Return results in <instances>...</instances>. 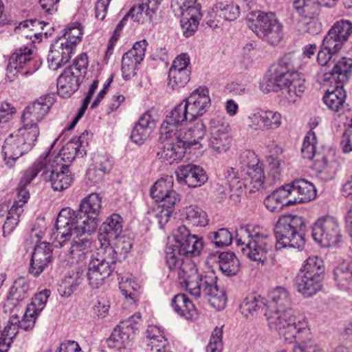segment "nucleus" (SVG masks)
<instances>
[{
	"mask_svg": "<svg viewBox=\"0 0 352 352\" xmlns=\"http://www.w3.org/2000/svg\"><path fill=\"white\" fill-rule=\"evenodd\" d=\"M175 244L166 250V263L177 276L180 285L195 298L204 296L217 310L225 308L227 297L223 289L217 284L213 274H200L188 258L200 254L204 247L202 239L190 233L186 226L181 225L174 231Z\"/></svg>",
	"mask_w": 352,
	"mask_h": 352,
	"instance_id": "nucleus-1",
	"label": "nucleus"
},
{
	"mask_svg": "<svg viewBox=\"0 0 352 352\" xmlns=\"http://www.w3.org/2000/svg\"><path fill=\"white\" fill-rule=\"evenodd\" d=\"M102 199L98 193H91L80 202L78 210L71 208H63L55 223L54 245L62 248L69 241L73 233L77 236L91 234L98 226Z\"/></svg>",
	"mask_w": 352,
	"mask_h": 352,
	"instance_id": "nucleus-2",
	"label": "nucleus"
},
{
	"mask_svg": "<svg viewBox=\"0 0 352 352\" xmlns=\"http://www.w3.org/2000/svg\"><path fill=\"white\" fill-rule=\"evenodd\" d=\"M298 57L294 53L284 54L277 64L272 65L270 69L269 78L265 89L267 91H281L285 100L294 103L305 90V81L300 74L289 70L298 66Z\"/></svg>",
	"mask_w": 352,
	"mask_h": 352,
	"instance_id": "nucleus-3",
	"label": "nucleus"
},
{
	"mask_svg": "<svg viewBox=\"0 0 352 352\" xmlns=\"http://www.w3.org/2000/svg\"><path fill=\"white\" fill-rule=\"evenodd\" d=\"M269 327L278 331L280 336L289 343L296 342L293 351L310 352L309 346H316L322 349L311 339V332L309 328L307 319L301 315H294L291 309L283 310L268 318Z\"/></svg>",
	"mask_w": 352,
	"mask_h": 352,
	"instance_id": "nucleus-4",
	"label": "nucleus"
},
{
	"mask_svg": "<svg viewBox=\"0 0 352 352\" xmlns=\"http://www.w3.org/2000/svg\"><path fill=\"white\" fill-rule=\"evenodd\" d=\"M49 153L50 151L45 152L34 164H38L36 166L39 173L42 171L43 180L50 182L54 191H63L70 186L72 175L67 165L58 164V161L62 160L58 157L52 162H48L47 158Z\"/></svg>",
	"mask_w": 352,
	"mask_h": 352,
	"instance_id": "nucleus-5",
	"label": "nucleus"
},
{
	"mask_svg": "<svg viewBox=\"0 0 352 352\" xmlns=\"http://www.w3.org/2000/svg\"><path fill=\"white\" fill-rule=\"evenodd\" d=\"M303 227L305 222L302 217L292 214L281 216L274 228L278 243L283 247L300 248L304 245Z\"/></svg>",
	"mask_w": 352,
	"mask_h": 352,
	"instance_id": "nucleus-6",
	"label": "nucleus"
},
{
	"mask_svg": "<svg viewBox=\"0 0 352 352\" xmlns=\"http://www.w3.org/2000/svg\"><path fill=\"white\" fill-rule=\"evenodd\" d=\"M237 245H241L242 253L250 260L263 265L264 260V234L260 226L241 227L236 236Z\"/></svg>",
	"mask_w": 352,
	"mask_h": 352,
	"instance_id": "nucleus-7",
	"label": "nucleus"
},
{
	"mask_svg": "<svg viewBox=\"0 0 352 352\" xmlns=\"http://www.w3.org/2000/svg\"><path fill=\"white\" fill-rule=\"evenodd\" d=\"M116 261L109 254L97 253L93 255L88 264L87 278L89 285L93 289L101 287L116 268Z\"/></svg>",
	"mask_w": 352,
	"mask_h": 352,
	"instance_id": "nucleus-8",
	"label": "nucleus"
},
{
	"mask_svg": "<svg viewBox=\"0 0 352 352\" xmlns=\"http://www.w3.org/2000/svg\"><path fill=\"white\" fill-rule=\"evenodd\" d=\"M41 65L39 58L33 53L32 44L14 50L9 58L8 69L14 76H26L37 71Z\"/></svg>",
	"mask_w": 352,
	"mask_h": 352,
	"instance_id": "nucleus-9",
	"label": "nucleus"
},
{
	"mask_svg": "<svg viewBox=\"0 0 352 352\" xmlns=\"http://www.w3.org/2000/svg\"><path fill=\"white\" fill-rule=\"evenodd\" d=\"M314 239L322 247L338 245L342 236L338 221L330 216L318 219L312 226Z\"/></svg>",
	"mask_w": 352,
	"mask_h": 352,
	"instance_id": "nucleus-10",
	"label": "nucleus"
},
{
	"mask_svg": "<svg viewBox=\"0 0 352 352\" xmlns=\"http://www.w3.org/2000/svg\"><path fill=\"white\" fill-rule=\"evenodd\" d=\"M189 116L188 109L182 102L166 115L160 126V132H162L165 138L172 133L181 134V131L184 130L189 122L194 121Z\"/></svg>",
	"mask_w": 352,
	"mask_h": 352,
	"instance_id": "nucleus-11",
	"label": "nucleus"
},
{
	"mask_svg": "<svg viewBox=\"0 0 352 352\" xmlns=\"http://www.w3.org/2000/svg\"><path fill=\"white\" fill-rule=\"evenodd\" d=\"M239 163L241 169L246 171V174L251 177L252 188L259 190L264 188V170L263 164L256 153L250 150H245L241 153Z\"/></svg>",
	"mask_w": 352,
	"mask_h": 352,
	"instance_id": "nucleus-12",
	"label": "nucleus"
},
{
	"mask_svg": "<svg viewBox=\"0 0 352 352\" xmlns=\"http://www.w3.org/2000/svg\"><path fill=\"white\" fill-rule=\"evenodd\" d=\"M160 133V140L164 144L162 151L157 153L160 158L170 164L182 160L188 147L182 140L181 134L172 133L165 138L162 132Z\"/></svg>",
	"mask_w": 352,
	"mask_h": 352,
	"instance_id": "nucleus-13",
	"label": "nucleus"
},
{
	"mask_svg": "<svg viewBox=\"0 0 352 352\" xmlns=\"http://www.w3.org/2000/svg\"><path fill=\"white\" fill-rule=\"evenodd\" d=\"M190 58L187 54H181L173 62L168 72V85L172 89L184 87L190 80Z\"/></svg>",
	"mask_w": 352,
	"mask_h": 352,
	"instance_id": "nucleus-14",
	"label": "nucleus"
},
{
	"mask_svg": "<svg viewBox=\"0 0 352 352\" xmlns=\"http://www.w3.org/2000/svg\"><path fill=\"white\" fill-rule=\"evenodd\" d=\"M182 102L190 115L189 117L195 121L198 117L202 116L211 105L209 90L207 87H200Z\"/></svg>",
	"mask_w": 352,
	"mask_h": 352,
	"instance_id": "nucleus-15",
	"label": "nucleus"
},
{
	"mask_svg": "<svg viewBox=\"0 0 352 352\" xmlns=\"http://www.w3.org/2000/svg\"><path fill=\"white\" fill-rule=\"evenodd\" d=\"M173 178L166 176L159 179L151 189V196L159 204H177L180 201V195L173 189Z\"/></svg>",
	"mask_w": 352,
	"mask_h": 352,
	"instance_id": "nucleus-16",
	"label": "nucleus"
},
{
	"mask_svg": "<svg viewBox=\"0 0 352 352\" xmlns=\"http://www.w3.org/2000/svg\"><path fill=\"white\" fill-rule=\"evenodd\" d=\"M175 173L176 179L179 184H186L190 188L199 187L208 179L204 169L193 164L179 166Z\"/></svg>",
	"mask_w": 352,
	"mask_h": 352,
	"instance_id": "nucleus-17",
	"label": "nucleus"
},
{
	"mask_svg": "<svg viewBox=\"0 0 352 352\" xmlns=\"http://www.w3.org/2000/svg\"><path fill=\"white\" fill-rule=\"evenodd\" d=\"M130 325L129 322H120L107 339L108 346L118 351L129 349L135 334Z\"/></svg>",
	"mask_w": 352,
	"mask_h": 352,
	"instance_id": "nucleus-18",
	"label": "nucleus"
},
{
	"mask_svg": "<svg viewBox=\"0 0 352 352\" xmlns=\"http://www.w3.org/2000/svg\"><path fill=\"white\" fill-rule=\"evenodd\" d=\"M38 164H33L23 174L21 179L19 187L17 188L16 197L13 205L11 207V214H22L23 207L28 202L30 198L29 191L26 189V186L29 184L39 173Z\"/></svg>",
	"mask_w": 352,
	"mask_h": 352,
	"instance_id": "nucleus-19",
	"label": "nucleus"
},
{
	"mask_svg": "<svg viewBox=\"0 0 352 352\" xmlns=\"http://www.w3.org/2000/svg\"><path fill=\"white\" fill-rule=\"evenodd\" d=\"M52 250L50 243L38 244L32 253L29 272L38 276L52 261Z\"/></svg>",
	"mask_w": 352,
	"mask_h": 352,
	"instance_id": "nucleus-20",
	"label": "nucleus"
},
{
	"mask_svg": "<svg viewBox=\"0 0 352 352\" xmlns=\"http://www.w3.org/2000/svg\"><path fill=\"white\" fill-rule=\"evenodd\" d=\"M54 102V98L52 96L45 95L40 97L24 109L21 118L38 124L48 113Z\"/></svg>",
	"mask_w": 352,
	"mask_h": 352,
	"instance_id": "nucleus-21",
	"label": "nucleus"
},
{
	"mask_svg": "<svg viewBox=\"0 0 352 352\" xmlns=\"http://www.w3.org/2000/svg\"><path fill=\"white\" fill-rule=\"evenodd\" d=\"M155 120L151 111H147L139 118L133 126L130 138L136 144H142L150 136L155 127Z\"/></svg>",
	"mask_w": 352,
	"mask_h": 352,
	"instance_id": "nucleus-22",
	"label": "nucleus"
},
{
	"mask_svg": "<svg viewBox=\"0 0 352 352\" xmlns=\"http://www.w3.org/2000/svg\"><path fill=\"white\" fill-rule=\"evenodd\" d=\"M289 186L292 197L288 204H296L308 202L316 197V190L314 184L305 179H298Z\"/></svg>",
	"mask_w": 352,
	"mask_h": 352,
	"instance_id": "nucleus-23",
	"label": "nucleus"
},
{
	"mask_svg": "<svg viewBox=\"0 0 352 352\" xmlns=\"http://www.w3.org/2000/svg\"><path fill=\"white\" fill-rule=\"evenodd\" d=\"M333 67L324 74V80L330 83L343 84L352 72V59L342 57L332 63Z\"/></svg>",
	"mask_w": 352,
	"mask_h": 352,
	"instance_id": "nucleus-24",
	"label": "nucleus"
},
{
	"mask_svg": "<svg viewBox=\"0 0 352 352\" xmlns=\"http://www.w3.org/2000/svg\"><path fill=\"white\" fill-rule=\"evenodd\" d=\"M30 151L25 144L14 132L6 138L2 146V152L6 164L12 166L14 162L25 153Z\"/></svg>",
	"mask_w": 352,
	"mask_h": 352,
	"instance_id": "nucleus-25",
	"label": "nucleus"
},
{
	"mask_svg": "<svg viewBox=\"0 0 352 352\" xmlns=\"http://www.w3.org/2000/svg\"><path fill=\"white\" fill-rule=\"evenodd\" d=\"M30 284L22 277L15 280L10 288L3 307L7 311L30 296Z\"/></svg>",
	"mask_w": 352,
	"mask_h": 352,
	"instance_id": "nucleus-26",
	"label": "nucleus"
},
{
	"mask_svg": "<svg viewBox=\"0 0 352 352\" xmlns=\"http://www.w3.org/2000/svg\"><path fill=\"white\" fill-rule=\"evenodd\" d=\"M182 15L181 27L183 34L188 38L192 36L197 30L201 19V6H188L186 9L176 10Z\"/></svg>",
	"mask_w": 352,
	"mask_h": 352,
	"instance_id": "nucleus-27",
	"label": "nucleus"
},
{
	"mask_svg": "<svg viewBox=\"0 0 352 352\" xmlns=\"http://www.w3.org/2000/svg\"><path fill=\"white\" fill-rule=\"evenodd\" d=\"M73 53V50L56 38L47 56L49 67L53 70L62 67L69 60Z\"/></svg>",
	"mask_w": 352,
	"mask_h": 352,
	"instance_id": "nucleus-28",
	"label": "nucleus"
},
{
	"mask_svg": "<svg viewBox=\"0 0 352 352\" xmlns=\"http://www.w3.org/2000/svg\"><path fill=\"white\" fill-rule=\"evenodd\" d=\"M123 223V219L120 214H111L100 226L98 239L105 242L113 241L122 232Z\"/></svg>",
	"mask_w": 352,
	"mask_h": 352,
	"instance_id": "nucleus-29",
	"label": "nucleus"
},
{
	"mask_svg": "<svg viewBox=\"0 0 352 352\" xmlns=\"http://www.w3.org/2000/svg\"><path fill=\"white\" fill-rule=\"evenodd\" d=\"M82 77L65 69L57 80V93L62 98H69L79 88Z\"/></svg>",
	"mask_w": 352,
	"mask_h": 352,
	"instance_id": "nucleus-30",
	"label": "nucleus"
},
{
	"mask_svg": "<svg viewBox=\"0 0 352 352\" xmlns=\"http://www.w3.org/2000/svg\"><path fill=\"white\" fill-rule=\"evenodd\" d=\"M83 234L77 236L76 233H73L72 235V236L76 235V237L73 239L71 243L68 255L73 261L76 263L84 261L91 250V240L87 237L81 238Z\"/></svg>",
	"mask_w": 352,
	"mask_h": 352,
	"instance_id": "nucleus-31",
	"label": "nucleus"
},
{
	"mask_svg": "<svg viewBox=\"0 0 352 352\" xmlns=\"http://www.w3.org/2000/svg\"><path fill=\"white\" fill-rule=\"evenodd\" d=\"M323 280L298 273L295 278L297 291L305 297L316 294L322 287Z\"/></svg>",
	"mask_w": 352,
	"mask_h": 352,
	"instance_id": "nucleus-32",
	"label": "nucleus"
},
{
	"mask_svg": "<svg viewBox=\"0 0 352 352\" xmlns=\"http://www.w3.org/2000/svg\"><path fill=\"white\" fill-rule=\"evenodd\" d=\"M187 131H181L182 140L187 144L188 147L195 146L196 148L201 147L199 141L203 139L206 134V126L201 120L197 121L195 124L189 122L185 127Z\"/></svg>",
	"mask_w": 352,
	"mask_h": 352,
	"instance_id": "nucleus-33",
	"label": "nucleus"
},
{
	"mask_svg": "<svg viewBox=\"0 0 352 352\" xmlns=\"http://www.w3.org/2000/svg\"><path fill=\"white\" fill-rule=\"evenodd\" d=\"M210 256L218 258L219 267L224 275L227 276L236 275L239 271L240 263L234 252H216Z\"/></svg>",
	"mask_w": 352,
	"mask_h": 352,
	"instance_id": "nucleus-34",
	"label": "nucleus"
},
{
	"mask_svg": "<svg viewBox=\"0 0 352 352\" xmlns=\"http://www.w3.org/2000/svg\"><path fill=\"white\" fill-rule=\"evenodd\" d=\"M171 306L176 313L186 320H195L198 316L195 305L184 294L175 295L171 300Z\"/></svg>",
	"mask_w": 352,
	"mask_h": 352,
	"instance_id": "nucleus-35",
	"label": "nucleus"
},
{
	"mask_svg": "<svg viewBox=\"0 0 352 352\" xmlns=\"http://www.w3.org/2000/svg\"><path fill=\"white\" fill-rule=\"evenodd\" d=\"M283 36V26L273 12L265 13V41L272 45L280 43Z\"/></svg>",
	"mask_w": 352,
	"mask_h": 352,
	"instance_id": "nucleus-36",
	"label": "nucleus"
},
{
	"mask_svg": "<svg viewBox=\"0 0 352 352\" xmlns=\"http://www.w3.org/2000/svg\"><path fill=\"white\" fill-rule=\"evenodd\" d=\"M22 126L14 133L25 144V146L31 150L37 142L40 134L38 124L21 118Z\"/></svg>",
	"mask_w": 352,
	"mask_h": 352,
	"instance_id": "nucleus-37",
	"label": "nucleus"
},
{
	"mask_svg": "<svg viewBox=\"0 0 352 352\" xmlns=\"http://www.w3.org/2000/svg\"><path fill=\"white\" fill-rule=\"evenodd\" d=\"M346 94L342 84H336L335 87H329L323 96L324 104L335 112L343 108Z\"/></svg>",
	"mask_w": 352,
	"mask_h": 352,
	"instance_id": "nucleus-38",
	"label": "nucleus"
},
{
	"mask_svg": "<svg viewBox=\"0 0 352 352\" xmlns=\"http://www.w3.org/2000/svg\"><path fill=\"white\" fill-rule=\"evenodd\" d=\"M84 279V274L79 268L69 272L58 289L62 296L69 297L77 289Z\"/></svg>",
	"mask_w": 352,
	"mask_h": 352,
	"instance_id": "nucleus-39",
	"label": "nucleus"
},
{
	"mask_svg": "<svg viewBox=\"0 0 352 352\" xmlns=\"http://www.w3.org/2000/svg\"><path fill=\"white\" fill-rule=\"evenodd\" d=\"M110 245L104 249L105 254L113 256L118 260V255L125 256L130 252L133 245V239L127 235L119 234L113 241L107 242Z\"/></svg>",
	"mask_w": 352,
	"mask_h": 352,
	"instance_id": "nucleus-40",
	"label": "nucleus"
},
{
	"mask_svg": "<svg viewBox=\"0 0 352 352\" xmlns=\"http://www.w3.org/2000/svg\"><path fill=\"white\" fill-rule=\"evenodd\" d=\"M64 31L63 36L57 39L74 51L76 45L82 41L83 32L81 24L78 22L72 23Z\"/></svg>",
	"mask_w": 352,
	"mask_h": 352,
	"instance_id": "nucleus-41",
	"label": "nucleus"
},
{
	"mask_svg": "<svg viewBox=\"0 0 352 352\" xmlns=\"http://www.w3.org/2000/svg\"><path fill=\"white\" fill-rule=\"evenodd\" d=\"M264 298L261 294L253 293L246 296L240 304V311L248 318L256 316L264 305Z\"/></svg>",
	"mask_w": 352,
	"mask_h": 352,
	"instance_id": "nucleus-42",
	"label": "nucleus"
},
{
	"mask_svg": "<svg viewBox=\"0 0 352 352\" xmlns=\"http://www.w3.org/2000/svg\"><path fill=\"white\" fill-rule=\"evenodd\" d=\"M146 337L148 339V346L151 351H160L161 349L169 346L163 329L155 325H149L146 329Z\"/></svg>",
	"mask_w": 352,
	"mask_h": 352,
	"instance_id": "nucleus-43",
	"label": "nucleus"
},
{
	"mask_svg": "<svg viewBox=\"0 0 352 352\" xmlns=\"http://www.w3.org/2000/svg\"><path fill=\"white\" fill-rule=\"evenodd\" d=\"M320 0H295L294 7L300 17L319 16L321 7Z\"/></svg>",
	"mask_w": 352,
	"mask_h": 352,
	"instance_id": "nucleus-44",
	"label": "nucleus"
},
{
	"mask_svg": "<svg viewBox=\"0 0 352 352\" xmlns=\"http://www.w3.org/2000/svg\"><path fill=\"white\" fill-rule=\"evenodd\" d=\"M324 272V265L322 259L318 256H309L298 273L323 280Z\"/></svg>",
	"mask_w": 352,
	"mask_h": 352,
	"instance_id": "nucleus-45",
	"label": "nucleus"
},
{
	"mask_svg": "<svg viewBox=\"0 0 352 352\" xmlns=\"http://www.w3.org/2000/svg\"><path fill=\"white\" fill-rule=\"evenodd\" d=\"M186 220L192 226L204 227L208 223L205 211L197 206H189L185 208Z\"/></svg>",
	"mask_w": 352,
	"mask_h": 352,
	"instance_id": "nucleus-46",
	"label": "nucleus"
},
{
	"mask_svg": "<svg viewBox=\"0 0 352 352\" xmlns=\"http://www.w3.org/2000/svg\"><path fill=\"white\" fill-rule=\"evenodd\" d=\"M318 16H309L301 17L296 25V29L302 34H317L322 30V24L319 21Z\"/></svg>",
	"mask_w": 352,
	"mask_h": 352,
	"instance_id": "nucleus-47",
	"label": "nucleus"
},
{
	"mask_svg": "<svg viewBox=\"0 0 352 352\" xmlns=\"http://www.w3.org/2000/svg\"><path fill=\"white\" fill-rule=\"evenodd\" d=\"M216 16L226 21H234L239 16V7L233 3L217 2L212 8Z\"/></svg>",
	"mask_w": 352,
	"mask_h": 352,
	"instance_id": "nucleus-48",
	"label": "nucleus"
},
{
	"mask_svg": "<svg viewBox=\"0 0 352 352\" xmlns=\"http://www.w3.org/2000/svg\"><path fill=\"white\" fill-rule=\"evenodd\" d=\"M314 169L320 174L322 179L330 180L336 175L337 168L336 163L329 161L323 157L321 160H317L314 162Z\"/></svg>",
	"mask_w": 352,
	"mask_h": 352,
	"instance_id": "nucleus-49",
	"label": "nucleus"
},
{
	"mask_svg": "<svg viewBox=\"0 0 352 352\" xmlns=\"http://www.w3.org/2000/svg\"><path fill=\"white\" fill-rule=\"evenodd\" d=\"M269 303L274 304V306H277L278 308L276 310V313L278 314L280 313V309L286 307L289 304V298L288 292L283 287H278L272 290L268 296ZM271 307H274L270 305Z\"/></svg>",
	"mask_w": 352,
	"mask_h": 352,
	"instance_id": "nucleus-50",
	"label": "nucleus"
},
{
	"mask_svg": "<svg viewBox=\"0 0 352 352\" xmlns=\"http://www.w3.org/2000/svg\"><path fill=\"white\" fill-rule=\"evenodd\" d=\"M248 27L261 38L264 37V13L261 11H252L247 16Z\"/></svg>",
	"mask_w": 352,
	"mask_h": 352,
	"instance_id": "nucleus-51",
	"label": "nucleus"
},
{
	"mask_svg": "<svg viewBox=\"0 0 352 352\" xmlns=\"http://www.w3.org/2000/svg\"><path fill=\"white\" fill-rule=\"evenodd\" d=\"M210 136L221 135H230V125L223 116H216L212 118L209 122Z\"/></svg>",
	"mask_w": 352,
	"mask_h": 352,
	"instance_id": "nucleus-52",
	"label": "nucleus"
},
{
	"mask_svg": "<svg viewBox=\"0 0 352 352\" xmlns=\"http://www.w3.org/2000/svg\"><path fill=\"white\" fill-rule=\"evenodd\" d=\"M208 239L217 248L228 246L232 243V235L227 228H220L208 234Z\"/></svg>",
	"mask_w": 352,
	"mask_h": 352,
	"instance_id": "nucleus-53",
	"label": "nucleus"
},
{
	"mask_svg": "<svg viewBox=\"0 0 352 352\" xmlns=\"http://www.w3.org/2000/svg\"><path fill=\"white\" fill-rule=\"evenodd\" d=\"M141 63L130 58L126 54H124L122 58V74L125 80H128L135 76L138 70V67Z\"/></svg>",
	"mask_w": 352,
	"mask_h": 352,
	"instance_id": "nucleus-54",
	"label": "nucleus"
},
{
	"mask_svg": "<svg viewBox=\"0 0 352 352\" xmlns=\"http://www.w3.org/2000/svg\"><path fill=\"white\" fill-rule=\"evenodd\" d=\"M316 135L314 131H308L305 137L301 153L302 157L306 159L311 160L316 153Z\"/></svg>",
	"mask_w": 352,
	"mask_h": 352,
	"instance_id": "nucleus-55",
	"label": "nucleus"
},
{
	"mask_svg": "<svg viewBox=\"0 0 352 352\" xmlns=\"http://www.w3.org/2000/svg\"><path fill=\"white\" fill-rule=\"evenodd\" d=\"M329 30L345 43L352 34V23L347 20H340L335 23Z\"/></svg>",
	"mask_w": 352,
	"mask_h": 352,
	"instance_id": "nucleus-56",
	"label": "nucleus"
},
{
	"mask_svg": "<svg viewBox=\"0 0 352 352\" xmlns=\"http://www.w3.org/2000/svg\"><path fill=\"white\" fill-rule=\"evenodd\" d=\"M232 138L230 135H221L218 136H210V146L218 153H225L230 147Z\"/></svg>",
	"mask_w": 352,
	"mask_h": 352,
	"instance_id": "nucleus-57",
	"label": "nucleus"
},
{
	"mask_svg": "<svg viewBox=\"0 0 352 352\" xmlns=\"http://www.w3.org/2000/svg\"><path fill=\"white\" fill-rule=\"evenodd\" d=\"M274 149V154L267 157L265 160V163L267 164H265V170L268 171L269 175L276 179L280 175V160L278 155L281 153V149L276 146Z\"/></svg>",
	"mask_w": 352,
	"mask_h": 352,
	"instance_id": "nucleus-58",
	"label": "nucleus"
},
{
	"mask_svg": "<svg viewBox=\"0 0 352 352\" xmlns=\"http://www.w3.org/2000/svg\"><path fill=\"white\" fill-rule=\"evenodd\" d=\"M176 204L169 205L168 204H159L155 214L160 228L169 221L170 217L175 210Z\"/></svg>",
	"mask_w": 352,
	"mask_h": 352,
	"instance_id": "nucleus-59",
	"label": "nucleus"
},
{
	"mask_svg": "<svg viewBox=\"0 0 352 352\" xmlns=\"http://www.w3.org/2000/svg\"><path fill=\"white\" fill-rule=\"evenodd\" d=\"M138 284L132 280L127 279L119 283V288L122 294L126 298L135 302L138 298Z\"/></svg>",
	"mask_w": 352,
	"mask_h": 352,
	"instance_id": "nucleus-60",
	"label": "nucleus"
},
{
	"mask_svg": "<svg viewBox=\"0 0 352 352\" xmlns=\"http://www.w3.org/2000/svg\"><path fill=\"white\" fill-rule=\"evenodd\" d=\"M223 331L221 328L216 327L212 333L210 342L206 346V352H221Z\"/></svg>",
	"mask_w": 352,
	"mask_h": 352,
	"instance_id": "nucleus-61",
	"label": "nucleus"
},
{
	"mask_svg": "<svg viewBox=\"0 0 352 352\" xmlns=\"http://www.w3.org/2000/svg\"><path fill=\"white\" fill-rule=\"evenodd\" d=\"M50 296V291L49 289H44L35 294L30 305L31 311L38 315V313L44 309Z\"/></svg>",
	"mask_w": 352,
	"mask_h": 352,
	"instance_id": "nucleus-62",
	"label": "nucleus"
},
{
	"mask_svg": "<svg viewBox=\"0 0 352 352\" xmlns=\"http://www.w3.org/2000/svg\"><path fill=\"white\" fill-rule=\"evenodd\" d=\"M344 42L340 40L336 35L330 30L323 39L322 46L327 50H329L337 54L339 50L342 47Z\"/></svg>",
	"mask_w": 352,
	"mask_h": 352,
	"instance_id": "nucleus-63",
	"label": "nucleus"
},
{
	"mask_svg": "<svg viewBox=\"0 0 352 352\" xmlns=\"http://www.w3.org/2000/svg\"><path fill=\"white\" fill-rule=\"evenodd\" d=\"M88 63L87 54H81L75 58L73 64L66 69L82 77L86 74Z\"/></svg>",
	"mask_w": 352,
	"mask_h": 352,
	"instance_id": "nucleus-64",
	"label": "nucleus"
}]
</instances>
